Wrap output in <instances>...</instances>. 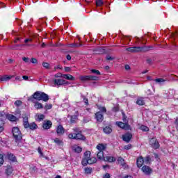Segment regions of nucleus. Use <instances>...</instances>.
I'll return each mask as SVG.
<instances>
[{
    "label": "nucleus",
    "instance_id": "7c9ffc66",
    "mask_svg": "<svg viewBox=\"0 0 178 178\" xmlns=\"http://www.w3.org/2000/svg\"><path fill=\"white\" fill-rule=\"evenodd\" d=\"M118 163H120L124 168H126V164L124 163V159L122 157H118Z\"/></svg>",
    "mask_w": 178,
    "mask_h": 178
},
{
    "label": "nucleus",
    "instance_id": "ea45409f",
    "mask_svg": "<svg viewBox=\"0 0 178 178\" xmlns=\"http://www.w3.org/2000/svg\"><path fill=\"white\" fill-rule=\"evenodd\" d=\"M91 73H93L94 74L101 75V72L98 70H91Z\"/></svg>",
    "mask_w": 178,
    "mask_h": 178
},
{
    "label": "nucleus",
    "instance_id": "6ab92c4d",
    "mask_svg": "<svg viewBox=\"0 0 178 178\" xmlns=\"http://www.w3.org/2000/svg\"><path fill=\"white\" fill-rule=\"evenodd\" d=\"M35 120H38V122H41L43 119H45V115L43 114L37 113L35 115Z\"/></svg>",
    "mask_w": 178,
    "mask_h": 178
},
{
    "label": "nucleus",
    "instance_id": "2f4dec72",
    "mask_svg": "<svg viewBox=\"0 0 178 178\" xmlns=\"http://www.w3.org/2000/svg\"><path fill=\"white\" fill-rule=\"evenodd\" d=\"M84 172L86 175H91V173L92 172V168L88 167L85 168Z\"/></svg>",
    "mask_w": 178,
    "mask_h": 178
},
{
    "label": "nucleus",
    "instance_id": "393cba45",
    "mask_svg": "<svg viewBox=\"0 0 178 178\" xmlns=\"http://www.w3.org/2000/svg\"><path fill=\"white\" fill-rule=\"evenodd\" d=\"M6 173L8 175V176H10V175H12L13 173V168L11 166H8L7 169L6 170Z\"/></svg>",
    "mask_w": 178,
    "mask_h": 178
},
{
    "label": "nucleus",
    "instance_id": "680f3d73",
    "mask_svg": "<svg viewBox=\"0 0 178 178\" xmlns=\"http://www.w3.org/2000/svg\"><path fill=\"white\" fill-rule=\"evenodd\" d=\"M66 58L67 59V60H70L72 59V56H70V55H67Z\"/></svg>",
    "mask_w": 178,
    "mask_h": 178
},
{
    "label": "nucleus",
    "instance_id": "39448f33",
    "mask_svg": "<svg viewBox=\"0 0 178 178\" xmlns=\"http://www.w3.org/2000/svg\"><path fill=\"white\" fill-rule=\"evenodd\" d=\"M28 101H31V102H33V104H34L33 106L35 109H37V111L40 109H42L44 108V106H42V104L34 100V98L33 97H29Z\"/></svg>",
    "mask_w": 178,
    "mask_h": 178
},
{
    "label": "nucleus",
    "instance_id": "4c0bfd02",
    "mask_svg": "<svg viewBox=\"0 0 178 178\" xmlns=\"http://www.w3.org/2000/svg\"><path fill=\"white\" fill-rule=\"evenodd\" d=\"M140 130H142L143 131H148V130H149V128H148V127L145 125H142L140 127Z\"/></svg>",
    "mask_w": 178,
    "mask_h": 178
},
{
    "label": "nucleus",
    "instance_id": "f3484780",
    "mask_svg": "<svg viewBox=\"0 0 178 178\" xmlns=\"http://www.w3.org/2000/svg\"><path fill=\"white\" fill-rule=\"evenodd\" d=\"M97 149L99 150V152H103L106 149V145H104L102 143H99L96 147Z\"/></svg>",
    "mask_w": 178,
    "mask_h": 178
},
{
    "label": "nucleus",
    "instance_id": "774afa93",
    "mask_svg": "<svg viewBox=\"0 0 178 178\" xmlns=\"http://www.w3.org/2000/svg\"><path fill=\"white\" fill-rule=\"evenodd\" d=\"M55 178H62V177L60 175H56Z\"/></svg>",
    "mask_w": 178,
    "mask_h": 178
},
{
    "label": "nucleus",
    "instance_id": "9b49d317",
    "mask_svg": "<svg viewBox=\"0 0 178 178\" xmlns=\"http://www.w3.org/2000/svg\"><path fill=\"white\" fill-rule=\"evenodd\" d=\"M15 75H3L0 76V81H9L11 79H13Z\"/></svg>",
    "mask_w": 178,
    "mask_h": 178
},
{
    "label": "nucleus",
    "instance_id": "412c9836",
    "mask_svg": "<svg viewBox=\"0 0 178 178\" xmlns=\"http://www.w3.org/2000/svg\"><path fill=\"white\" fill-rule=\"evenodd\" d=\"M63 79H65V80H70L71 81H74L76 78L72 76L71 74H63Z\"/></svg>",
    "mask_w": 178,
    "mask_h": 178
},
{
    "label": "nucleus",
    "instance_id": "a878e982",
    "mask_svg": "<svg viewBox=\"0 0 178 178\" xmlns=\"http://www.w3.org/2000/svg\"><path fill=\"white\" fill-rule=\"evenodd\" d=\"M7 119L10 122H16V117L12 114L7 115Z\"/></svg>",
    "mask_w": 178,
    "mask_h": 178
},
{
    "label": "nucleus",
    "instance_id": "2eb2a0df",
    "mask_svg": "<svg viewBox=\"0 0 178 178\" xmlns=\"http://www.w3.org/2000/svg\"><path fill=\"white\" fill-rule=\"evenodd\" d=\"M95 118L97 122H102L104 120V115L99 111L95 113Z\"/></svg>",
    "mask_w": 178,
    "mask_h": 178
},
{
    "label": "nucleus",
    "instance_id": "c85d7f7f",
    "mask_svg": "<svg viewBox=\"0 0 178 178\" xmlns=\"http://www.w3.org/2000/svg\"><path fill=\"white\" fill-rule=\"evenodd\" d=\"M104 132L106 134H111L112 133V128H111L110 127H106L104 129Z\"/></svg>",
    "mask_w": 178,
    "mask_h": 178
},
{
    "label": "nucleus",
    "instance_id": "cd10ccee",
    "mask_svg": "<svg viewBox=\"0 0 178 178\" xmlns=\"http://www.w3.org/2000/svg\"><path fill=\"white\" fill-rule=\"evenodd\" d=\"M54 141L57 145H63V141H62V140L59 139L58 138L54 139Z\"/></svg>",
    "mask_w": 178,
    "mask_h": 178
},
{
    "label": "nucleus",
    "instance_id": "864d4df0",
    "mask_svg": "<svg viewBox=\"0 0 178 178\" xmlns=\"http://www.w3.org/2000/svg\"><path fill=\"white\" fill-rule=\"evenodd\" d=\"M124 149H130L131 148V145H127L124 147Z\"/></svg>",
    "mask_w": 178,
    "mask_h": 178
},
{
    "label": "nucleus",
    "instance_id": "603ef678",
    "mask_svg": "<svg viewBox=\"0 0 178 178\" xmlns=\"http://www.w3.org/2000/svg\"><path fill=\"white\" fill-rule=\"evenodd\" d=\"M31 63L35 64L38 63V60H37V58H31Z\"/></svg>",
    "mask_w": 178,
    "mask_h": 178
},
{
    "label": "nucleus",
    "instance_id": "c03bdc74",
    "mask_svg": "<svg viewBox=\"0 0 178 178\" xmlns=\"http://www.w3.org/2000/svg\"><path fill=\"white\" fill-rule=\"evenodd\" d=\"M51 108H52V104H47L44 106V109H46L47 111H48V109H51Z\"/></svg>",
    "mask_w": 178,
    "mask_h": 178
},
{
    "label": "nucleus",
    "instance_id": "f8f14e48",
    "mask_svg": "<svg viewBox=\"0 0 178 178\" xmlns=\"http://www.w3.org/2000/svg\"><path fill=\"white\" fill-rule=\"evenodd\" d=\"M56 133L58 136H63L65 134V129L62 125H58L56 128Z\"/></svg>",
    "mask_w": 178,
    "mask_h": 178
},
{
    "label": "nucleus",
    "instance_id": "3c124183",
    "mask_svg": "<svg viewBox=\"0 0 178 178\" xmlns=\"http://www.w3.org/2000/svg\"><path fill=\"white\" fill-rule=\"evenodd\" d=\"M42 66H43V67L48 69L49 67V64L48 63H43Z\"/></svg>",
    "mask_w": 178,
    "mask_h": 178
},
{
    "label": "nucleus",
    "instance_id": "09e8293b",
    "mask_svg": "<svg viewBox=\"0 0 178 178\" xmlns=\"http://www.w3.org/2000/svg\"><path fill=\"white\" fill-rule=\"evenodd\" d=\"M38 152L40 154V156L44 157V154L42 153V151L41 150V147H38Z\"/></svg>",
    "mask_w": 178,
    "mask_h": 178
},
{
    "label": "nucleus",
    "instance_id": "0e129e2a",
    "mask_svg": "<svg viewBox=\"0 0 178 178\" xmlns=\"http://www.w3.org/2000/svg\"><path fill=\"white\" fill-rule=\"evenodd\" d=\"M125 69H126V70H130V65H125Z\"/></svg>",
    "mask_w": 178,
    "mask_h": 178
},
{
    "label": "nucleus",
    "instance_id": "a19ab883",
    "mask_svg": "<svg viewBox=\"0 0 178 178\" xmlns=\"http://www.w3.org/2000/svg\"><path fill=\"white\" fill-rule=\"evenodd\" d=\"M98 109L102 112V113H105L106 112V108L105 107L102 106H98Z\"/></svg>",
    "mask_w": 178,
    "mask_h": 178
},
{
    "label": "nucleus",
    "instance_id": "de8ad7c7",
    "mask_svg": "<svg viewBox=\"0 0 178 178\" xmlns=\"http://www.w3.org/2000/svg\"><path fill=\"white\" fill-rule=\"evenodd\" d=\"M156 83H163L165 81L164 79L160 78L155 79Z\"/></svg>",
    "mask_w": 178,
    "mask_h": 178
},
{
    "label": "nucleus",
    "instance_id": "4be33fe9",
    "mask_svg": "<svg viewBox=\"0 0 178 178\" xmlns=\"http://www.w3.org/2000/svg\"><path fill=\"white\" fill-rule=\"evenodd\" d=\"M7 158L12 162H16V156L11 153H8Z\"/></svg>",
    "mask_w": 178,
    "mask_h": 178
},
{
    "label": "nucleus",
    "instance_id": "f257e3e1",
    "mask_svg": "<svg viewBox=\"0 0 178 178\" xmlns=\"http://www.w3.org/2000/svg\"><path fill=\"white\" fill-rule=\"evenodd\" d=\"M29 98H33L36 101H44V102H48L49 101V96L44 92L37 91Z\"/></svg>",
    "mask_w": 178,
    "mask_h": 178
},
{
    "label": "nucleus",
    "instance_id": "9d476101",
    "mask_svg": "<svg viewBox=\"0 0 178 178\" xmlns=\"http://www.w3.org/2000/svg\"><path fill=\"white\" fill-rule=\"evenodd\" d=\"M54 84L56 86H66L69 84V82L66 80L56 79H54Z\"/></svg>",
    "mask_w": 178,
    "mask_h": 178
},
{
    "label": "nucleus",
    "instance_id": "5fc2aeb1",
    "mask_svg": "<svg viewBox=\"0 0 178 178\" xmlns=\"http://www.w3.org/2000/svg\"><path fill=\"white\" fill-rule=\"evenodd\" d=\"M104 178H111V175H109V173H106L104 175Z\"/></svg>",
    "mask_w": 178,
    "mask_h": 178
},
{
    "label": "nucleus",
    "instance_id": "a211bd4d",
    "mask_svg": "<svg viewBox=\"0 0 178 178\" xmlns=\"http://www.w3.org/2000/svg\"><path fill=\"white\" fill-rule=\"evenodd\" d=\"M104 161L106 162H115L116 161V158L111 156H106L104 158Z\"/></svg>",
    "mask_w": 178,
    "mask_h": 178
},
{
    "label": "nucleus",
    "instance_id": "58836bf2",
    "mask_svg": "<svg viewBox=\"0 0 178 178\" xmlns=\"http://www.w3.org/2000/svg\"><path fill=\"white\" fill-rule=\"evenodd\" d=\"M103 0H97L96 1V5L97 6H102L104 5V1Z\"/></svg>",
    "mask_w": 178,
    "mask_h": 178
},
{
    "label": "nucleus",
    "instance_id": "1a4fd4ad",
    "mask_svg": "<svg viewBox=\"0 0 178 178\" xmlns=\"http://www.w3.org/2000/svg\"><path fill=\"white\" fill-rule=\"evenodd\" d=\"M116 124L118 126V127H120V129H123L124 130H130V125H129L127 123L117 122Z\"/></svg>",
    "mask_w": 178,
    "mask_h": 178
},
{
    "label": "nucleus",
    "instance_id": "423d86ee",
    "mask_svg": "<svg viewBox=\"0 0 178 178\" xmlns=\"http://www.w3.org/2000/svg\"><path fill=\"white\" fill-rule=\"evenodd\" d=\"M84 157L81 161L83 166H87L88 165V158L91 156V152H86L83 154Z\"/></svg>",
    "mask_w": 178,
    "mask_h": 178
},
{
    "label": "nucleus",
    "instance_id": "aec40b11",
    "mask_svg": "<svg viewBox=\"0 0 178 178\" xmlns=\"http://www.w3.org/2000/svg\"><path fill=\"white\" fill-rule=\"evenodd\" d=\"M136 164L138 168H141V166L144 165V159H143V157L138 158L136 161Z\"/></svg>",
    "mask_w": 178,
    "mask_h": 178
},
{
    "label": "nucleus",
    "instance_id": "8fccbe9b",
    "mask_svg": "<svg viewBox=\"0 0 178 178\" xmlns=\"http://www.w3.org/2000/svg\"><path fill=\"white\" fill-rule=\"evenodd\" d=\"M54 76H55L56 79H58V78H59V77H63V74H62V73H57V74H56L54 75Z\"/></svg>",
    "mask_w": 178,
    "mask_h": 178
},
{
    "label": "nucleus",
    "instance_id": "a18cd8bd",
    "mask_svg": "<svg viewBox=\"0 0 178 178\" xmlns=\"http://www.w3.org/2000/svg\"><path fill=\"white\" fill-rule=\"evenodd\" d=\"M22 60H24V62H25V63H30V58H29L27 57H23Z\"/></svg>",
    "mask_w": 178,
    "mask_h": 178
},
{
    "label": "nucleus",
    "instance_id": "37998d69",
    "mask_svg": "<svg viewBox=\"0 0 178 178\" xmlns=\"http://www.w3.org/2000/svg\"><path fill=\"white\" fill-rule=\"evenodd\" d=\"M23 124L25 129H29V127H30V124L29 123V121L24 122Z\"/></svg>",
    "mask_w": 178,
    "mask_h": 178
},
{
    "label": "nucleus",
    "instance_id": "79ce46f5",
    "mask_svg": "<svg viewBox=\"0 0 178 178\" xmlns=\"http://www.w3.org/2000/svg\"><path fill=\"white\" fill-rule=\"evenodd\" d=\"M5 161L3 160V154H0V166H2L3 165V162Z\"/></svg>",
    "mask_w": 178,
    "mask_h": 178
},
{
    "label": "nucleus",
    "instance_id": "7ed1b4c3",
    "mask_svg": "<svg viewBox=\"0 0 178 178\" xmlns=\"http://www.w3.org/2000/svg\"><path fill=\"white\" fill-rule=\"evenodd\" d=\"M12 133L16 143H19L23 137V136L22 135V132L20 131V129H19L18 127H15L12 129Z\"/></svg>",
    "mask_w": 178,
    "mask_h": 178
},
{
    "label": "nucleus",
    "instance_id": "e2e57ef3",
    "mask_svg": "<svg viewBox=\"0 0 178 178\" xmlns=\"http://www.w3.org/2000/svg\"><path fill=\"white\" fill-rule=\"evenodd\" d=\"M55 69H62V66L61 65H56L55 66Z\"/></svg>",
    "mask_w": 178,
    "mask_h": 178
},
{
    "label": "nucleus",
    "instance_id": "c756f323",
    "mask_svg": "<svg viewBox=\"0 0 178 178\" xmlns=\"http://www.w3.org/2000/svg\"><path fill=\"white\" fill-rule=\"evenodd\" d=\"M29 129H31V130H35L38 129V126L35 122H32L29 124Z\"/></svg>",
    "mask_w": 178,
    "mask_h": 178
},
{
    "label": "nucleus",
    "instance_id": "bb28decb",
    "mask_svg": "<svg viewBox=\"0 0 178 178\" xmlns=\"http://www.w3.org/2000/svg\"><path fill=\"white\" fill-rule=\"evenodd\" d=\"M81 81H90V76L89 75H86V76H81L79 77Z\"/></svg>",
    "mask_w": 178,
    "mask_h": 178
},
{
    "label": "nucleus",
    "instance_id": "052dcab7",
    "mask_svg": "<svg viewBox=\"0 0 178 178\" xmlns=\"http://www.w3.org/2000/svg\"><path fill=\"white\" fill-rule=\"evenodd\" d=\"M22 78H23L24 80H29V76H28L24 75V76H22Z\"/></svg>",
    "mask_w": 178,
    "mask_h": 178
},
{
    "label": "nucleus",
    "instance_id": "49530a36",
    "mask_svg": "<svg viewBox=\"0 0 178 178\" xmlns=\"http://www.w3.org/2000/svg\"><path fill=\"white\" fill-rule=\"evenodd\" d=\"M22 104H23V103H22V101H20V100H17V101H15V105L16 106H20V105H22Z\"/></svg>",
    "mask_w": 178,
    "mask_h": 178
},
{
    "label": "nucleus",
    "instance_id": "b1692460",
    "mask_svg": "<svg viewBox=\"0 0 178 178\" xmlns=\"http://www.w3.org/2000/svg\"><path fill=\"white\" fill-rule=\"evenodd\" d=\"M73 150L74 151V152H77V154H80V152L83 151V149L80 147V146H77L75 145L73 146Z\"/></svg>",
    "mask_w": 178,
    "mask_h": 178
},
{
    "label": "nucleus",
    "instance_id": "bf43d9fd",
    "mask_svg": "<svg viewBox=\"0 0 178 178\" xmlns=\"http://www.w3.org/2000/svg\"><path fill=\"white\" fill-rule=\"evenodd\" d=\"M65 72H70V67H65Z\"/></svg>",
    "mask_w": 178,
    "mask_h": 178
},
{
    "label": "nucleus",
    "instance_id": "ddd939ff",
    "mask_svg": "<svg viewBox=\"0 0 178 178\" xmlns=\"http://www.w3.org/2000/svg\"><path fill=\"white\" fill-rule=\"evenodd\" d=\"M42 127L45 130H49L50 127H52V122H51L50 120L44 121L43 122Z\"/></svg>",
    "mask_w": 178,
    "mask_h": 178
},
{
    "label": "nucleus",
    "instance_id": "473e14b6",
    "mask_svg": "<svg viewBox=\"0 0 178 178\" xmlns=\"http://www.w3.org/2000/svg\"><path fill=\"white\" fill-rule=\"evenodd\" d=\"M137 105H144L145 104V102H144V99L143 98H138L136 101Z\"/></svg>",
    "mask_w": 178,
    "mask_h": 178
},
{
    "label": "nucleus",
    "instance_id": "20e7f679",
    "mask_svg": "<svg viewBox=\"0 0 178 178\" xmlns=\"http://www.w3.org/2000/svg\"><path fill=\"white\" fill-rule=\"evenodd\" d=\"M127 51L128 52H145V51H148V48L147 47H133L127 48Z\"/></svg>",
    "mask_w": 178,
    "mask_h": 178
},
{
    "label": "nucleus",
    "instance_id": "4468645a",
    "mask_svg": "<svg viewBox=\"0 0 178 178\" xmlns=\"http://www.w3.org/2000/svg\"><path fill=\"white\" fill-rule=\"evenodd\" d=\"M142 171L143 172V173H145V175H151V172H152V170H151L149 166L144 165L142 168Z\"/></svg>",
    "mask_w": 178,
    "mask_h": 178
},
{
    "label": "nucleus",
    "instance_id": "dca6fc26",
    "mask_svg": "<svg viewBox=\"0 0 178 178\" xmlns=\"http://www.w3.org/2000/svg\"><path fill=\"white\" fill-rule=\"evenodd\" d=\"M123 141H126V143H129L130 140H131V134H125L122 136Z\"/></svg>",
    "mask_w": 178,
    "mask_h": 178
},
{
    "label": "nucleus",
    "instance_id": "4d7b16f0",
    "mask_svg": "<svg viewBox=\"0 0 178 178\" xmlns=\"http://www.w3.org/2000/svg\"><path fill=\"white\" fill-rule=\"evenodd\" d=\"M113 59V58H112L111 56H106V60H112Z\"/></svg>",
    "mask_w": 178,
    "mask_h": 178
},
{
    "label": "nucleus",
    "instance_id": "f03ea898",
    "mask_svg": "<svg viewBox=\"0 0 178 178\" xmlns=\"http://www.w3.org/2000/svg\"><path fill=\"white\" fill-rule=\"evenodd\" d=\"M74 133L68 135V138L71 140H86V137L80 133V129L75 127L73 129Z\"/></svg>",
    "mask_w": 178,
    "mask_h": 178
},
{
    "label": "nucleus",
    "instance_id": "6e6552de",
    "mask_svg": "<svg viewBox=\"0 0 178 178\" xmlns=\"http://www.w3.org/2000/svg\"><path fill=\"white\" fill-rule=\"evenodd\" d=\"M149 144L154 148V149H158L159 148V143H158V140L156 138H153L149 140Z\"/></svg>",
    "mask_w": 178,
    "mask_h": 178
},
{
    "label": "nucleus",
    "instance_id": "c9c22d12",
    "mask_svg": "<svg viewBox=\"0 0 178 178\" xmlns=\"http://www.w3.org/2000/svg\"><path fill=\"white\" fill-rule=\"evenodd\" d=\"M3 126H4L3 121L0 120V133H2V131L5 130V128L3 127Z\"/></svg>",
    "mask_w": 178,
    "mask_h": 178
},
{
    "label": "nucleus",
    "instance_id": "6e6d98bb",
    "mask_svg": "<svg viewBox=\"0 0 178 178\" xmlns=\"http://www.w3.org/2000/svg\"><path fill=\"white\" fill-rule=\"evenodd\" d=\"M83 101H84V103L86 104V105H88V99H86V97H83Z\"/></svg>",
    "mask_w": 178,
    "mask_h": 178
},
{
    "label": "nucleus",
    "instance_id": "13d9d810",
    "mask_svg": "<svg viewBox=\"0 0 178 178\" xmlns=\"http://www.w3.org/2000/svg\"><path fill=\"white\" fill-rule=\"evenodd\" d=\"M15 80H18L19 81H22V77L17 76L15 77Z\"/></svg>",
    "mask_w": 178,
    "mask_h": 178
},
{
    "label": "nucleus",
    "instance_id": "338daca9",
    "mask_svg": "<svg viewBox=\"0 0 178 178\" xmlns=\"http://www.w3.org/2000/svg\"><path fill=\"white\" fill-rule=\"evenodd\" d=\"M150 159L149 156H147L145 161L146 162H149Z\"/></svg>",
    "mask_w": 178,
    "mask_h": 178
},
{
    "label": "nucleus",
    "instance_id": "69168bd1",
    "mask_svg": "<svg viewBox=\"0 0 178 178\" xmlns=\"http://www.w3.org/2000/svg\"><path fill=\"white\" fill-rule=\"evenodd\" d=\"M123 178H133V176H131V175H126Z\"/></svg>",
    "mask_w": 178,
    "mask_h": 178
},
{
    "label": "nucleus",
    "instance_id": "f704fd0d",
    "mask_svg": "<svg viewBox=\"0 0 178 178\" xmlns=\"http://www.w3.org/2000/svg\"><path fill=\"white\" fill-rule=\"evenodd\" d=\"M97 158H98V159H104V158H105V156H104V152H98Z\"/></svg>",
    "mask_w": 178,
    "mask_h": 178
},
{
    "label": "nucleus",
    "instance_id": "e433bc0d",
    "mask_svg": "<svg viewBox=\"0 0 178 178\" xmlns=\"http://www.w3.org/2000/svg\"><path fill=\"white\" fill-rule=\"evenodd\" d=\"M68 47H69L70 48H76V47H81V44H80L79 45H78V44H76V43H72V44H68Z\"/></svg>",
    "mask_w": 178,
    "mask_h": 178
},
{
    "label": "nucleus",
    "instance_id": "72a5a7b5",
    "mask_svg": "<svg viewBox=\"0 0 178 178\" xmlns=\"http://www.w3.org/2000/svg\"><path fill=\"white\" fill-rule=\"evenodd\" d=\"M98 79L99 78L97 76L89 75V81H97Z\"/></svg>",
    "mask_w": 178,
    "mask_h": 178
},
{
    "label": "nucleus",
    "instance_id": "0eeeda50",
    "mask_svg": "<svg viewBox=\"0 0 178 178\" xmlns=\"http://www.w3.org/2000/svg\"><path fill=\"white\" fill-rule=\"evenodd\" d=\"M33 39L31 38H26L24 40V43L22 44H17L16 47H18L17 49H22V47H33L34 44H29L28 42H31Z\"/></svg>",
    "mask_w": 178,
    "mask_h": 178
},
{
    "label": "nucleus",
    "instance_id": "5701e85b",
    "mask_svg": "<svg viewBox=\"0 0 178 178\" xmlns=\"http://www.w3.org/2000/svg\"><path fill=\"white\" fill-rule=\"evenodd\" d=\"M97 162V158L90 156L88 158V165H92V163H95Z\"/></svg>",
    "mask_w": 178,
    "mask_h": 178
}]
</instances>
